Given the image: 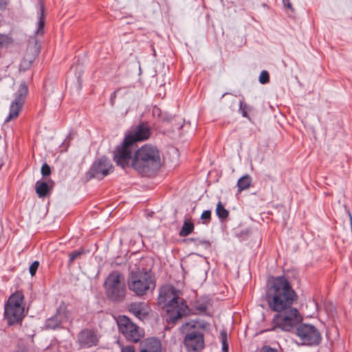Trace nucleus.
I'll return each mask as SVG.
<instances>
[{
    "mask_svg": "<svg viewBox=\"0 0 352 352\" xmlns=\"http://www.w3.org/2000/svg\"><path fill=\"white\" fill-rule=\"evenodd\" d=\"M298 298L296 292L285 276L273 278L268 284L265 293V300L269 308L276 312L272 318L270 330L280 329L290 332L297 327L296 333L302 344L317 346L321 342V334L312 324H300L302 317L298 310L293 307Z\"/></svg>",
    "mask_w": 352,
    "mask_h": 352,
    "instance_id": "nucleus-1",
    "label": "nucleus"
},
{
    "mask_svg": "<svg viewBox=\"0 0 352 352\" xmlns=\"http://www.w3.org/2000/svg\"><path fill=\"white\" fill-rule=\"evenodd\" d=\"M162 166L160 151L156 146L145 144L135 151L131 163L138 174L144 177H154Z\"/></svg>",
    "mask_w": 352,
    "mask_h": 352,
    "instance_id": "nucleus-2",
    "label": "nucleus"
},
{
    "mask_svg": "<svg viewBox=\"0 0 352 352\" xmlns=\"http://www.w3.org/2000/svg\"><path fill=\"white\" fill-rule=\"evenodd\" d=\"M180 294L181 292L173 286L166 285L160 289L159 299L164 304L168 324H176L179 319L188 314V306Z\"/></svg>",
    "mask_w": 352,
    "mask_h": 352,
    "instance_id": "nucleus-3",
    "label": "nucleus"
},
{
    "mask_svg": "<svg viewBox=\"0 0 352 352\" xmlns=\"http://www.w3.org/2000/svg\"><path fill=\"white\" fill-rule=\"evenodd\" d=\"M129 289L138 296H142L155 288V280L151 271H131L128 278Z\"/></svg>",
    "mask_w": 352,
    "mask_h": 352,
    "instance_id": "nucleus-4",
    "label": "nucleus"
},
{
    "mask_svg": "<svg viewBox=\"0 0 352 352\" xmlns=\"http://www.w3.org/2000/svg\"><path fill=\"white\" fill-rule=\"evenodd\" d=\"M24 295L16 291L10 296L4 305V319L9 326L21 324L25 316L23 305Z\"/></svg>",
    "mask_w": 352,
    "mask_h": 352,
    "instance_id": "nucleus-5",
    "label": "nucleus"
},
{
    "mask_svg": "<svg viewBox=\"0 0 352 352\" xmlns=\"http://www.w3.org/2000/svg\"><path fill=\"white\" fill-rule=\"evenodd\" d=\"M104 287L106 296L111 301L121 302L124 300L126 287L120 272H111L104 280Z\"/></svg>",
    "mask_w": 352,
    "mask_h": 352,
    "instance_id": "nucleus-6",
    "label": "nucleus"
},
{
    "mask_svg": "<svg viewBox=\"0 0 352 352\" xmlns=\"http://www.w3.org/2000/svg\"><path fill=\"white\" fill-rule=\"evenodd\" d=\"M184 345L188 352H201L205 346L203 333L197 327L195 323L186 322L182 325Z\"/></svg>",
    "mask_w": 352,
    "mask_h": 352,
    "instance_id": "nucleus-7",
    "label": "nucleus"
},
{
    "mask_svg": "<svg viewBox=\"0 0 352 352\" xmlns=\"http://www.w3.org/2000/svg\"><path fill=\"white\" fill-rule=\"evenodd\" d=\"M117 324L119 331L129 342L137 343L144 336V329L126 316H119L117 318Z\"/></svg>",
    "mask_w": 352,
    "mask_h": 352,
    "instance_id": "nucleus-8",
    "label": "nucleus"
},
{
    "mask_svg": "<svg viewBox=\"0 0 352 352\" xmlns=\"http://www.w3.org/2000/svg\"><path fill=\"white\" fill-rule=\"evenodd\" d=\"M136 147L124 139L120 145L117 146L113 152V160L116 164L122 168L131 167L133 153H134Z\"/></svg>",
    "mask_w": 352,
    "mask_h": 352,
    "instance_id": "nucleus-9",
    "label": "nucleus"
},
{
    "mask_svg": "<svg viewBox=\"0 0 352 352\" xmlns=\"http://www.w3.org/2000/svg\"><path fill=\"white\" fill-rule=\"evenodd\" d=\"M113 170V166L110 160L102 156L96 159L91 164L89 169L86 172L85 176L87 180L93 178L102 179Z\"/></svg>",
    "mask_w": 352,
    "mask_h": 352,
    "instance_id": "nucleus-10",
    "label": "nucleus"
},
{
    "mask_svg": "<svg viewBox=\"0 0 352 352\" xmlns=\"http://www.w3.org/2000/svg\"><path fill=\"white\" fill-rule=\"evenodd\" d=\"M28 91V87L25 82H21L15 94V98L10 104V112L6 119V122H10L12 120L16 119L19 116L25 102Z\"/></svg>",
    "mask_w": 352,
    "mask_h": 352,
    "instance_id": "nucleus-11",
    "label": "nucleus"
},
{
    "mask_svg": "<svg viewBox=\"0 0 352 352\" xmlns=\"http://www.w3.org/2000/svg\"><path fill=\"white\" fill-rule=\"evenodd\" d=\"M69 316V311L67 305L61 302L56 309V314L46 320L45 327L47 329L55 330L60 327V324L68 320Z\"/></svg>",
    "mask_w": 352,
    "mask_h": 352,
    "instance_id": "nucleus-12",
    "label": "nucleus"
},
{
    "mask_svg": "<svg viewBox=\"0 0 352 352\" xmlns=\"http://www.w3.org/2000/svg\"><path fill=\"white\" fill-rule=\"evenodd\" d=\"M151 135V127L146 123H140L126 134L124 139L137 148V142L146 140Z\"/></svg>",
    "mask_w": 352,
    "mask_h": 352,
    "instance_id": "nucleus-13",
    "label": "nucleus"
},
{
    "mask_svg": "<svg viewBox=\"0 0 352 352\" xmlns=\"http://www.w3.org/2000/svg\"><path fill=\"white\" fill-rule=\"evenodd\" d=\"M77 342L81 348H91L99 343L97 331L94 329H83L78 334Z\"/></svg>",
    "mask_w": 352,
    "mask_h": 352,
    "instance_id": "nucleus-14",
    "label": "nucleus"
},
{
    "mask_svg": "<svg viewBox=\"0 0 352 352\" xmlns=\"http://www.w3.org/2000/svg\"><path fill=\"white\" fill-rule=\"evenodd\" d=\"M140 352H162L161 341L157 338H148L140 342Z\"/></svg>",
    "mask_w": 352,
    "mask_h": 352,
    "instance_id": "nucleus-15",
    "label": "nucleus"
},
{
    "mask_svg": "<svg viewBox=\"0 0 352 352\" xmlns=\"http://www.w3.org/2000/svg\"><path fill=\"white\" fill-rule=\"evenodd\" d=\"M129 311L136 318L143 320L148 314V307L144 302H132L129 306Z\"/></svg>",
    "mask_w": 352,
    "mask_h": 352,
    "instance_id": "nucleus-16",
    "label": "nucleus"
},
{
    "mask_svg": "<svg viewBox=\"0 0 352 352\" xmlns=\"http://www.w3.org/2000/svg\"><path fill=\"white\" fill-rule=\"evenodd\" d=\"M54 186V182L52 179L47 182L37 181L35 184L36 192L40 198L46 197L51 194Z\"/></svg>",
    "mask_w": 352,
    "mask_h": 352,
    "instance_id": "nucleus-17",
    "label": "nucleus"
},
{
    "mask_svg": "<svg viewBox=\"0 0 352 352\" xmlns=\"http://www.w3.org/2000/svg\"><path fill=\"white\" fill-rule=\"evenodd\" d=\"M208 305L209 299L206 297H201L193 302L192 307L197 311V314H205Z\"/></svg>",
    "mask_w": 352,
    "mask_h": 352,
    "instance_id": "nucleus-18",
    "label": "nucleus"
},
{
    "mask_svg": "<svg viewBox=\"0 0 352 352\" xmlns=\"http://www.w3.org/2000/svg\"><path fill=\"white\" fill-rule=\"evenodd\" d=\"M45 23V6L43 2L40 3V16L38 21V28L36 34L38 36H43L44 34V26Z\"/></svg>",
    "mask_w": 352,
    "mask_h": 352,
    "instance_id": "nucleus-19",
    "label": "nucleus"
},
{
    "mask_svg": "<svg viewBox=\"0 0 352 352\" xmlns=\"http://www.w3.org/2000/svg\"><path fill=\"white\" fill-rule=\"evenodd\" d=\"M252 183V178L249 175H245L239 179L237 182L238 192H241L243 190H247L250 188Z\"/></svg>",
    "mask_w": 352,
    "mask_h": 352,
    "instance_id": "nucleus-20",
    "label": "nucleus"
},
{
    "mask_svg": "<svg viewBox=\"0 0 352 352\" xmlns=\"http://www.w3.org/2000/svg\"><path fill=\"white\" fill-rule=\"evenodd\" d=\"M239 111L241 113L242 116L252 122L250 113L254 111V107L247 104L243 100L239 101Z\"/></svg>",
    "mask_w": 352,
    "mask_h": 352,
    "instance_id": "nucleus-21",
    "label": "nucleus"
},
{
    "mask_svg": "<svg viewBox=\"0 0 352 352\" xmlns=\"http://www.w3.org/2000/svg\"><path fill=\"white\" fill-rule=\"evenodd\" d=\"M194 223L190 220L186 219L179 232V235L182 237L187 236L194 231Z\"/></svg>",
    "mask_w": 352,
    "mask_h": 352,
    "instance_id": "nucleus-22",
    "label": "nucleus"
},
{
    "mask_svg": "<svg viewBox=\"0 0 352 352\" xmlns=\"http://www.w3.org/2000/svg\"><path fill=\"white\" fill-rule=\"evenodd\" d=\"M216 214L221 220L227 219L229 215L228 210L225 208L221 201H219L217 204Z\"/></svg>",
    "mask_w": 352,
    "mask_h": 352,
    "instance_id": "nucleus-23",
    "label": "nucleus"
},
{
    "mask_svg": "<svg viewBox=\"0 0 352 352\" xmlns=\"http://www.w3.org/2000/svg\"><path fill=\"white\" fill-rule=\"evenodd\" d=\"M85 253H86V251L85 250L84 248H80L78 250H75V251H73L72 252L69 253V265H72L74 263L75 259L80 258V256L85 254Z\"/></svg>",
    "mask_w": 352,
    "mask_h": 352,
    "instance_id": "nucleus-24",
    "label": "nucleus"
},
{
    "mask_svg": "<svg viewBox=\"0 0 352 352\" xmlns=\"http://www.w3.org/2000/svg\"><path fill=\"white\" fill-rule=\"evenodd\" d=\"M220 339L222 344V352H228V334L226 330L220 331Z\"/></svg>",
    "mask_w": 352,
    "mask_h": 352,
    "instance_id": "nucleus-25",
    "label": "nucleus"
},
{
    "mask_svg": "<svg viewBox=\"0 0 352 352\" xmlns=\"http://www.w3.org/2000/svg\"><path fill=\"white\" fill-rule=\"evenodd\" d=\"M259 82L261 84H267L270 82V74L267 71L263 70L261 72L259 78Z\"/></svg>",
    "mask_w": 352,
    "mask_h": 352,
    "instance_id": "nucleus-26",
    "label": "nucleus"
},
{
    "mask_svg": "<svg viewBox=\"0 0 352 352\" xmlns=\"http://www.w3.org/2000/svg\"><path fill=\"white\" fill-rule=\"evenodd\" d=\"M201 219L204 224H208L211 219V211L209 210H204L201 215Z\"/></svg>",
    "mask_w": 352,
    "mask_h": 352,
    "instance_id": "nucleus-27",
    "label": "nucleus"
},
{
    "mask_svg": "<svg viewBox=\"0 0 352 352\" xmlns=\"http://www.w3.org/2000/svg\"><path fill=\"white\" fill-rule=\"evenodd\" d=\"M41 172L44 177L50 176L51 175V168L47 163H44L41 166Z\"/></svg>",
    "mask_w": 352,
    "mask_h": 352,
    "instance_id": "nucleus-28",
    "label": "nucleus"
},
{
    "mask_svg": "<svg viewBox=\"0 0 352 352\" xmlns=\"http://www.w3.org/2000/svg\"><path fill=\"white\" fill-rule=\"evenodd\" d=\"M39 262L37 261H34L31 265L30 266V274L32 276H34L36 274V272L38 268Z\"/></svg>",
    "mask_w": 352,
    "mask_h": 352,
    "instance_id": "nucleus-29",
    "label": "nucleus"
},
{
    "mask_svg": "<svg viewBox=\"0 0 352 352\" xmlns=\"http://www.w3.org/2000/svg\"><path fill=\"white\" fill-rule=\"evenodd\" d=\"M152 113L154 117H157L159 119L162 117V111L160 108L157 106H154L152 109Z\"/></svg>",
    "mask_w": 352,
    "mask_h": 352,
    "instance_id": "nucleus-30",
    "label": "nucleus"
},
{
    "mask_svg": "<svg viewBox=\"0 0 352 352\" xmlns=\"http://www.w3.org/2000/svg\"><path fill=\"white\" fill-rule=\"evenodd\" d=\"M283 4L285 8L289 10L292 12H294V8L289 0H283Z\"/></svg>",
    "mask_w": 352,
    "mask_h": 352,
    "instance_id": "nucleus-31",
    "label": "nucleus"
},
{
    "mask_svg": "<svg viewBox=\"0 0 352 352\" xmlns=\"http://www.w3.org/2000/svg\"><path fill=\"white\" fill-rule=\"evenodd\" d=\"M260 352H279L277 349L272 348L270 346H263Z\"/></svg>",
    "mask_w": 352,
    "mask_h": 352,
    "instance_id": "nucleus-32",
    "label": "nucleus"
},
{
    "mask_svg": "<svg viewBox=\"0 0 352 352\" xmlns=\"http://www.w3.org/2000/svg\"><path fill=\"white\" fill-rule=\"evenodd\" d=\"M203 245L206 248H208L210 247V243L208 241H206V240L198 239L197 243V245Z\"/></svg>",
    "mask_w": 352,
    "mask_h": 352,
    "instance_id": "nucleus-33",
    "label": "nucleus"
},
{
    "mask_svg": "<svg viewBox=\"0 0 352 352\" xmlns=\"http://www.w3.org/2000/svg\"><path fill=\"white\" fill-rule=\"evenodd\" d=\"M160 120L163 122H170L173 119V118L170 116H166L162 113L161 118H159Z\"/></svg>",
    "mask_w": 352,
    "mask_h": 352,
    "instance_id": "nucleus-34",
    "label": "nucleus"
},
{
    "mask_svg": "<svg viewBox=\"0 0 352 352\" xmlns=\"http://www.w3.org/2000/svg\"><path fill=\"white\" fill-rule=\"evenodd\" d=\"M122 352H135V349L133 346H128L123 348Z\"/></svg>",
    "mask_w": 352,
    "mask_h": 352,
    "instance_id": "nucleus-35",
    "label": "nucleus"
},
{
    "mask_svg": "<svg viewBox=\"0 0 352 352\" xmlns=\"http://www.w3.org/2000/svg\"><path fill=\"white\" fill-rule=\"evenodd\" d=\"M8 4V0H0V10H5Z\"/></svg>",
    "mask_w": 352,
    "mask_h": 352,
    "instance_id": "nucleus-36",
    "label": "nucleus"
},
{
    "mask_svg": "<svg viewBox=\"0 0 352 352\" xmlns=\"http://www.w3.org/2000/svg\"><path fill=\"white\" fill-rule=\"evenodd\" d=\"M6 36L0 34V47H2L3 45L6 43Z\"/></svg>",
    "mask_w": 352,
    "mask_h": 352,
    "instance_id": "nucleus-37",
    "label": "nucleus"
},
{
    "mask_svg": "<svg viewBox=\"0 0 352 352\" xmlns=\"http://www.w3.org/2000/svg\"><path fill=\"white\" fill-rule=\"evenodd\" d=\"M187 241H190V242H194L196 245H197V241H198V239H195V238H189L186 240Z\"/></svg>",
    "mask_w": 352,
    "mask_h": 352,
    "instance_id": "nucleus-38",
    "label": "nucleus"
},
{
    "mask_svg": "<svg viewBox=\"0 0 352 352\" xmlns=\"http://www.w3.org/2000/svg\"><path fill=\"white\" fill-rule=\"evenodd\" d=\"M47 83H48V82H47V80H45V81L44 82V84H43L44 88H45V87H46V86H47Z\"/></svg>",
    "mask_w": 352,
    "mask_h": 352,
    "instance_id": "nucleus-39",
    "label": "nucleus"
},
{
    "mask_svg": "<svg viewBox=\"0 0 352 352\" xmlns=\"http://www.w3.org/2000/svg\"><path fill=\"white\" fill-rule=\"evenodd\" d=\"M349 214L350 219H351V221H352V216H351V213H350V212H349Z\"/></svg>",
    "mask_w": 352,
    "mask_h": 352,
    "instance_id": "nucleus-40",
    "label": "nucleus"
},
{
    "mask_svg": "<svg viewBox=\"0 0 352 352\" xmlns=\"http://www.w3.org/2000/svg\"><path fill=\"white\" fill-rule=\"evenodd\" d=\"M227 94V93H225L222 95V98L224 97Z\"/></svg>",
    "mask_w": 352,
    "mask_h": 352,
    "instance_id": "nucleus-41",
    "label": "nucleus"
}]
</instances>
